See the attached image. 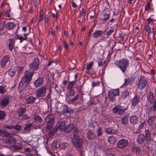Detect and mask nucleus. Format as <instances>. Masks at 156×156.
<instances>
[{
	"label": "nucleus",
	"instance_id": "obj_1",
	"mask_svg": "<svg viewBox=\"0 0 156 156\" xmlns=\"http://www.w3.org/2000/svg\"><path fill=\"white\" fill-rule=\"evenodd\" d=\"M115 65L117 66L123 73H125L128 67L129 62L126 58H123L116 61L115 62Z\"/></svg>",
	"mask_w": 156,
	"mask_h": 156
},
{
	"label": "nucleus",
	"instance_id": "obj_2",
	"mask_svg": "<svg viewBox=\"0 0 156 156\" xmlns=\"http://www.w3.org/2000/svg\"><path fill=\"white\" fill-rule=\"evenodd\" d=\"M55 115L53 114L48 115L44 119L45 122L47 123V130H51L52 129L55 123Z\"/></svg>",
	"mask_w": 156,
	"mask_h": 156
},
{
	"label": "nucleus",
	"instance_id": "obj_3",
	"mask_svg": "<svg viewBox=\"0 0 156 156\" xmlns=\"http://www.w3.org/2000/svg\"><path fill=\"white\" fill-rule=\"evenodd\" d=\"M34 73V72L31 71L30 70L26 71L24 73V76L21 79L22 83H28L30 82L31 80Z\"/></svg>",
	"mask_w": 156,
	"mask_h": 156
},
{
	"label": "nucleus",
	"instance_id": "obj_4",
	"mask_svg": "<svg viewBox=\"0 0 156 156\" xmlns=\"http://www.w3.org/2000/svg\"><path fill=\"white\" fill-rule=\"evenodd\" d=\"M72 141L75 148H80L82 146V140L79 136L74 135L72 138Z\"/></svg>",
	"mask_w": 156,
	"mask_h": 156
},
{
	"label": "nucleus",
	"instance_id": "obj_5",
	"mask_svg": "<svg viewBox=\"0 0 156 156\" xmlns=\"http://www.w3.org/2000/svg\"><path fill=\"white\" fill-rule=\"evenodd\" d=\"M119 95V91L118 90H110L108 92V98L109 101L113 102L115 99V96Z\"/></svg>",
	"mask_w": 156,
	"mask_h": 156
},
{
	"label": "nucleus",
	"instance_id": "obj_6",
	"mask_svg": "<svg viewBox=\"0 0 156 156\" xmlns=\"http://www.w3.org/2000/svg\"><path fill=\"white\" fill-rule=\"evenodd\" d=\"M147 80L145 77L142 76L137 83V87L140 90H143L146 86Z\"/></svg>",
	"mask_w": 156,
	"mask_h": 156
},
{
	"label": "nucleus",
	"instance_id": "obj_7",
	"mask_svg": "<svg viewBox=\"0 0 156 156\" xmlns=\"http://www.w3.org/2000/svg\"><path fill=\"white\" fill-rule=\"evenodd\" d=\"M46 88L45 86H43L41 87L36 91V96L38 97L45 96L46 95Z\"/></svg>",
	"mask_w": 156,
	"mask_h": 156
},
{
	"label": "nucleus",
	"instance_id": "obj_8",
	"mask_svg": "<svg viewBox=\"0 0 156 156\" xmlns=\"http://www.w3.org/2000/svg\"><path fill=\"white\" fill-rule=\"evenodd\" d=\"M39 63V59L37 58H35L34 59L33 63L30 65V69L31 70V71H33L34 70H37L38 68Z\"/></svg>",
	"mask_w": 156,
	"mask_h": 156
},
{
	"label": "nucleus",
	"instance_id": "obj_9",
	"mask_svg": "<svg viewBox=\"0 0 156 156\" xmlns=\"http://www.w3.org/2000/svg\"><path fill=\"white\" fill-rule=\"evenodd\" d=\"M126 108L121 106H117L114 107L112 110L113 112L114 113H118L119 115H122L124 114Z\"/></svg>",
	"mask_w": 156,
	"mask_h": 156
},
{
	"label": "nucleus",
	"instance_id": "obj_10",
	"mask_svg": "<svg viewBox=\"0 0 156 156\" xmlns=\"http://www.w3.org/2000/svg\"><path fill=\"white\" fill-rule=\"evenodd\" d=\"M128 141L125 139H122L119 140L117 144V147L119 149L125 148L128 145Z\"/></svg>",
	"mask_w": 156,
	"mask_h": 156
},
{
	"label": "nucleus",
	"instance_id": "obj_11",
	"mask_svg": "<svg viewBox=\"0 0 156 156\" xmlns=\"http://www.w3.org/2000/svg\"><path fill=\"white\" fill-rule=\"evenodd\" d=\"M9 57L8 55L3 56L0 60L1 66L4 67L6 66L7 63L9 61Z\"/></svg>",
	"mask_w": 156,
	"mask_h": 156
},
{
	"label": "nucleus",
	"instance_id": "obj_12",
	"mask_svg": "<svg viewBox=\"0 0 156 156\" xmlns=\"http://www.w3.org/2000/svg\"><path fill=\"white\" fill-rule=\"evenodd\" d=\"M110 15L106 13L100 14L98 17L100 21H106L110 18Z\"/></svg>",
	"mask_w": 156,
	"mask_h": 156
},
{
	"label": "nucleus",
	"instance_id": "obj_13",
	"mask_svg": "<svg viewBox=\"0 0 156 156\" xmlns=\"http://www.w3.org/2000/svg\"><path fill=\"white\" fill-rule=\"evenodd\" d=\"M44 79L42 77L38 78L34 82L35 87H37L41 86L44 83Z\"/></svg>",
	"mask_w": 156,
	"mask_h": 156
},
{
	"label": "nucleus",
	"instance_id": "obj_14",
	"mask_svg": "<svg viewBox=\"0 0 156 156\" xmlns=\"http://www.w3.org/2000/svg\"><path fill=\"white\" fill-rule=\"evenodd\" d=\"M146 140V137L144 134L140 133L138 136L136 141L139 144H142Z\"/></svg>",
	"mask_w": 156,
	"mask_h": 156
},
{
	"label": "nucleus",
	"instance_id": "obj_15",
	"mask_svg": "<svg viewBox=\"0 0 156 156\" xmlns=\"http://www.w3.org/2000/svg\"><path fill=\"white\" fill-rule=\"evenodd\" d=\"M68 91V94L66 95V99L67 101L70 100V97H73L75 94V92L73 89L67 90Z\"/></svg>",
	"mask_w": 156,
	"mask_h": 156
},
{
	"label": "nucleus",
	"instance_id": "obj_16",
	"mask_svg": "<svg viewBox=\"0 0 156 156\" xmlns=\"http://www.w3.org/2000/svg\"><path fill=\"white\" fill-rule=\"evenodd\" d=\"M61 142L59 140L55 141L53 142L52 145V148L55 150H57L58 149H60V145Z\"/></svg>",
	"mask_w": 156,
	"mask_h": 156
},
{
	"label": "nucleus",
	"instance_id": "obj_17",
	"mask_svg": "<svg viewBox=\"0 0 156 156\" xmlns=\"http://www.w3.org/2000/svg\"><path fill=\"white\" fill-rule=\"evenodd\" d=\"M6 141V143L11 147L13 146L16 142V141L14 138L12 137L7 138Z\"/></svg>",
	"mask_w": 156,
	"mask_h": 156
},
{
	"label": "nucleus",
	"instance_id": "obj_18",
	"mask_svg": "<svg viewBox=\"0 0 156 156\" xmlns=\"http://www.w3.org/2000/svg\"><path fill=\"white\" fill-rule=\"evenodd\" d=\"M9 101V97L7 96H5L2 98L0 104L3 106H5L8 104Z\"/></svg>",
	"mask_w": 156,
	"mask_h": 156
},
{
	"label": "nucleus",
	"instance_id": "obj_19",
	"mask_svg": "<svg viewBox=\"0 0 156 156\" xmlns=\"http://www.w3.org/2000/svg\"><path fill=\"white\" fill-rule=\"evenodd\" d=\"M129 120L130 123L132 125L137 124L138 122V117L136 115L131 116Z\"/></svg>",
	"mask_w": 156,
	"mask_h": 156
},
{
	"label": "nucleus",
	"instance_id": "obj_20",
	"mask_svg": "<svg viewBox=\"0 0 156 156\" xmlns=\"http://www.w3.org/2000/svg\"><path fill=\"white\" fill-rule=\"evenodd\" d=\"M65 123L64 122H60L58 123L57 125V127H56V130L57 131L58 130L63 131L65 129Z\"/></svg>",
	"mask_w": 156,
	"mask_h": 156
},
{
	"label": "nucleus",
	"instance_id": "obj_21",
	"mask_svg": "<svg viewBox=\"0 0 156 156\" xmlns=\"http://www.w3.org/2000/svg\"><path fill=\"white\" fill-rule=\"evenodd\" d=\"M103 33L102 30H97L92 34V35L94 38H97L100 36H102Z\"/></svg>",
	"mask_w": 156,
	"mask_h": 156
},
{
	"label": "nucleus",
	"instance_id": "obj_22",
	"mask_svg": "<svg viewBox=\"0 0 156 156\" xmlns=\"http://www.w3.org/2000/svg\"><path fill=\"white\" fill-rule=\"evenodd\" d=\"M140 98L138 95H136L131 101V105L132 106H135L137 105L139 102Z\"/></svg>",
	"mask_w": 156,
	"mask_h": 156
},
{
	"label": "nucleus",
	"instance_id": "obj_23",
	"mask_svg": "<svg viewBox=\"0 0 156 156\" xmlns=\"http://www.w3.org/2000/svg\"><path fill=\"white\" fill-rule=\"evenodd\" d=\"M134 79L131 80L130 79H125V82L121 86V87H125L129 84H131L134 82Z\"/></svg>",
	"mask_w": 156,
	"mask_h": 156
},
{
	"label": "nucleus",
	"instance_id": "obj_24",
	"mask_svg": "<svg viewBox=\"0 0 156 156\" xmlns=\"http://www.w3.org/2000/svg\"><path fill=\"white\" fill-rule=\"evenodd\" d=\"M147 99L149 102L151 103H153L154 100V93L151 91L150 92L149 94L147 95Z\"/></svg>",
	"mask_w": 156,
	"mask_h": 156
},
{
	"label": "nucleus",
	"instance_id": "obj_25",
	"mask_svg": "<svg viewBox=\"0 0 156 156\" xmlns=\"http://www.w3.org/2000/svg\"><path fill=\"white\" fill-rule=\"evenodd\" d=\"M95 137L94 133L92 131H88L87 133V137L89 140H93L95 138Z\"/></svg>",
	"mask_w": 156,
	"mask_h": 156
},
{
	"label": "nucleus",
	"instance_id": "obj_26",
	"mask_svg": "<svg viewBox=\"0 0 156 156\" xmlns=\"http://www.w3.org/2000/svg\"><path fill=\"white\" fill-rule=\"evenodd\" d=\"M74 127V126L73 124H70L67 126L64 129V131L66 133H70Z\"/></svg>",
	"mask_w": 156,
	"mask_h": 156
},
{
	"label": "nucleus",
	"instance_id": "obj_27",
	"mask_svg": "<svg viewBox=\"0 0 156 156\" xmlns=\"http://www.w3.org/2000/svg\"><path fill=\"white\" fill-rule=\"evenodd\" d=\"M155 121V117L154 116H151L148 120V122L149 125L152 126L154 124Z\"/></svg>",
	"mask_w": 156,
	"mask_h": 156
},
{
	"label": "nucleus",
	"instance_id": "obj_28",
	"mask_svg": "<svg viewBox=\"0 0 156 156\" xmlns=\"http://www.w3.org/2000/svg\"><path fill=\"white\" fill-rule=\"evenodd\" d=\"M36 99V98L35 97L33 96H30L27 98L26 101L27 103L30 104L33 103Z\"/></svg>",
	"mask_w": 156,
	"mask_h": 156
},
{
	"label": "nucleus",
	"instance_id": "obj_29",
	"mask_svg": "<svg viewBox=\"0 0 156 156\" xmlns=\"http://www.w3.org/2000/svg\"><path fill=\"white\" fill-rule=\"evenodd\" d=\"M105 132L110 134H115L117 133V131L111 128H108L106 129Z\"/></svg>",
	"mask_w": 156,
	"mask_h": 156
},
{
	"label": "nucleus",
	"instance_id": "obj_30",
	"mask_svg": "<svg viewBox=\"0 0 156 156\" xmlns=\"http://www.w3.org/2000/svg\"><path fill=\"white\" fill-rule=\"evenodd\" d=\"M26 109L25 108H20L17 110V113L19 117L22 115L23 114L26 112Z\"/></svg>",
	"mask_w": 156,
	"mask_h": 156
},
{
	"label": "nucleus",
	"instance_id": "obj_31",
	"mask_svg": "<svg viewBox=\"0 0 156 156\" xmlns=\"http://www.w3.org/2000/svg\"><path fill=\"white\" fill-rule=\"evenodd\" d=\"M15 25L13 22H8L6 24V28L8 30H11L14 27Z\"/></svg>",
	"mask_w": 156,
	"mask_h": 156
},
{
	"label": "nucleus",
	"instance_id": "obj_32",
	"mask_svg": "<svg viewBox=\"0 0 156 156\" xmlns=\"http://www.w3.org/2000/svg\"><path fill=\"white\" fill-rule=\"evenodd\" d=\"M15 41L13 39H10L9 40V50L11 51L13 48Z\"/></svg>",
	"mask_w": 156,
	"mask_h": 156
},
{
	"label": "nucleus",
	"instance_id": "obj_33",
	"mask_svg": "<svg viewBox=\"0 0 156 156\" xmlns=\"http://www.w3.org/2000/svg\"><path fill=\"white\" fill-rule=\"evenodd\" d=\"M146 123V122L145 121H144L140 123V124L139 125L137 128V133H140L144 129V126L145 125Z\"/></svg>",
	"mask_w": 156,
	"mask_h": 156
},
{
	"label": "nucleus",
	"instance_id": "obj_34",
	"mask_svg": "<svg viewBox=\"0 0 156 156\" xmlns=\"http://www.w3.org/2000/svg\"><path fill=\"white\" fill-rule=\"evenodd\" d=\"M108 140L110 144H112L114 143L116 141V139L113 136H111L108 137Z\"/></svg>",
	"mask_w": 156,
	"mask_h": 156
},
{
	"label": "nucleus",
	"instance_id": "obj_35",
	"mask_svg": "<svg viewBox=\"0 0 156 156\" xmlns=\"http://www.w3.org/2000/svg\"><path fill=\"white\" fill-rule=\"evenodd\" d=\"M75 82V81L69 82L67 87V90L73 89L72 88L74 85Z\"/></svg>",
	"mask_w": 156,
	"mask_h": 156
},
{
	"label": "nucleus",
	"instance_id": "obj_36",
	"mask_svg": "<svg viewBox=\"0 0 156 156\" xmlns=\"http://www.w3.org/2000/svg\"><path fill=\"white\" fill-rule=\"evenodd\" d=\"M122 123L125 125L126 124L128 121V116L127 115H125L122 119Z\"/></svg>",
	"mask_w": 156,
	"mask_h": 156
},
{
	"label": "nucleus",
	"instance_id": "obj_37",
	"mask_svg": "<svg viewBox=\"0 0 156 156\" xmlns=\"http://www.w3.org/2000/svg\"><path fill=\"white\" fill-rule=\"evenodd\" d=\"M6 114L4 111L0 110V120H4L6 117Z\"/></svg>",
	"mask_w": 156,
	"mask_h": 156
},
{
	"label": "nucleus",
	"instance_id": "obj_38",
	"mask_svg": "<svg viewBox=\"0 0 156 156\" xmlns=\"http://www.w3.org/2000/svg\"><path fill=\"white\" fill-rule=\"evenodd\" d=\"M6 91V89L5 88V86L4 84H2L0 86V93L3 94Z\"/></svg>",
	"mask_w": 156,
	"mask_h": 156
},
{
	"label": "nucleus",
	"instance_id": "obj_39",
	"mask_svg": "<svg viewBox=\"0 0 156 156\" xmlns=\"http://www.w3.org/2000/svg\"><path fill=\"white\" fill-rule=\"evenodd\" d=\"M68 146L69 144L67 143H61V144L60 145V149H62L65 150L67 148V147H68Z\"/></svg>",
	"mask_w": 156,
	"mask_h": 156
},
{
	"label": "nucleus",
	"instance_id": "obj_40",
	"mask_svg": "<svg viewBox=\"0 0 156 156\" xmlns=\"http://www.w3.org/2000/svg\"><path fill=\"white\" fill-rule=\"evenodd\" d=\"M79 98V95L77 94L76 95L70 100V102L72 103H73L78 100Z\"/></svg>",
	"mask_w": 156,
	"mask_h": 156
},
{
	"label": "nucleus",
	"instance_id": "obj_41",
	"mask_svg": "<svg viewBox=\"0 0 156 156\" xmlns=\"http://www.w3.org/2000/svg\"><path fill=\"white\" fill-rule=\"evenodd\" d=\"M108 47L112 46V47H114L115 44V41L112 39H110L108 41Z\"/></svg>",
	"mask_w": 156,
	"mask_h": 156
},
{
	"label": "nucleus",
	"instance_id": "obj_42",
	"mask_svg": "<svg viewBox=\"0 0 156 156\" xmlns=\"http://www.w3.org/2000/svg\"><path fill=\"white\" fill-rule=\"evenodd\" d=\"M34 118L35 121L37 122H41L42 120V119L39 115H34Z\"/></svg>",
	"mask_w": 156,
	"mask_h": 156
},
{
	"label": "nucleus",
	"instance_id": "obj_43",
	"mask_svg": "<svg viewBox=\"0 0 156 156\" xmlns=\"http://www.w3.org/2000/svg\"><path fill=\"white\" fill-rule=\"evenodd\" d=\"M147 25L150 26V25L153 27L154 26L153 20L152 19L150 18L147 19Z\"/></svg>",
	"mask_w": 156,
	"mask_h": 156
},
{
	"label": "nucleus",
	"instance_id": "obj_44",
	"mask_svg": "<svg viewBox=\"0 0 156 156\" xmlns=\"http://www.w3.org/2000/svg\"><path fill=\"white\" fill-rule=\"evenodd\" d=\"M145 135L146 138L150 139L151 138V135L149 130L147 129L145 131Z\"/></svg>",
	"mask_w": 156,
	"mask_h": 156
},
{
	"label": "nucleus",
	"instance_id": "obj_45",
	"mask_svg": "<svg viewBox=\"0 0 156 156\" xmlns=\"http://www.w3.org/2000/svg\"><path fill=\"white\" fill-rule=\"evenodd\" d=\"M129 92L127 90H126L123 92L122 97L125 98L129 95Z\"/></svg>",
	"mask_w": 156,
	"mask_h": 156
},
{
	"label": "nucleus",
	"instance_id": "obj_46",
	"mask_svg": "<svg viewBox=\"0 0 156 156\" xmlns=\"http://www.w3.org/2000/svg\"><path fill=\"white\" fill-rule=\"evenodd\" d=\"M43 12L42 11H41L40 12L39 19L38 20V22H39L43 20Z\"/></svg>",
	"mask_w": 156,
	"mask_h": 156
},
{
	"label": "nucleus",
	"instance_id": "obj_47",
	"mask_svg": "<svg viewBox=\"0 0 156 156\" xmlns=\"http://www.w3.org/2000/svg\"><path fill=\"white\" fill-rule=\"evenodd\" d=\"M32 126V124H28L24 127V130L26 131H29Z\"/></svg>",
	"mask_w": 156,
	"mask_h": 156
},
{
	"label": "nucleus",
	"instance_id": "obj_48",
	"mask_svg": "<svg viewBox=\"0 0 156 156\" xmlns=\"http://www.w3.org/2000/svg\"><path fill=\"white\" fill-rule=\"evenodd\" d=\"M17 39H19L20 40V43H21L23 41L26 40L25 37H21L20 35H17Z\"/></svg>",
	"mask_w": 156,
	"mask_h": 156
},
{
	"label": "nucleus",
	"instance_id": "obj_49",
	"mask_svg": "<svg viewBox=\"0 0 156 156\" xmlns=\"http://www.w3.org/2000/svg\"><path fill=\"white\" fill-rule=\"evenodd\" d=\"M8 73L9 76L11 77L13 76L15 74V72L12 70H9Z\"/></svg>",
	"mask_w": 156,
	"mask_h": 156
},
{
	"label": "nucleus",
	"instance_id": "obj_50",
	"mask_svg": "<svg viewBox=\"0 0 156 156\" xmlns=\"http://www.w3.org/2000/svg\"><path fill=\"white\" fill-rule=\"evenodd\" d=\"M56 131H57L56 129H53L51 131L49 132V136L50 137L52 136Z\"/></svg>",
	"mask_w": 156,
	"mask_h": 156
},
{
	"label": "nucleus",
	"instance_id": "obj_51",
	"mask_svg": "<svg viewBox=\"0 0 156 156\" xmlns=\"http://www.w3.org/2000/svg\"><path fill=\"white\" fill-rule=\"evenodd\" d=\"M4 127L5 128L8 129H11L14 128V125H4Z\"/></svg>",
	"mask_w": 156,
	"mask_h": 156
},
{
	"label": "nucleus",
	"instance_id": "obj_52",
	"mask_svg": "<svg viewBox=\"0 0 156 156\" xmlns=\"http://www.w3.org/2000/svg\"><path fill=\"white\" fill-rule=\"evenodd\" d=\"M145 29L146 31L148 33V34H149L151 33V28L150 26L147 25L145 27Z\"/></svg>",
	"mask_w": 156,
	"mask_h": 156
},
{
	"label": "nucleus",
	"instance_id": "obj_53",
	"mask_svg": "<svg viewBox=\"0 0 156 156\" xmlns=\"http://www.w3.org/2000/svg\"><path fill=\"white\" fill-rule=\"evenodd\" d=\"M62 112L63 113H66L68 112L67 107L66 106H64L62 107Z\"/></svg>",
	"mask_w": 156,
	"mask_h": 156
},
{
	"label": "nucleus",
	"instance_id": "obj_54",
	"mask_svg": "<svg viewBox=\"0 0 156 156\" xmlns=\"http://www.w3.org/2000/svg\"><path fill=\"white\" fill-rule=\"evenodd\" d=\"M14 148L16 150H21L22 149V146L21 145H14Z\"/></svg>",
	"mask_w": 156,
	"mask_h": 156
},
{
	"label": "nucleus",
	"instance_id": "obj_55",
	"mask_svg": "<svg viewBox=\"0 0 156 156\" xmlns=\"http://www.w3.org/2000/svg\"><path fill=\"white\" fill-rule=\"evenodd\" d=\"M93 64V62H91L89 63H87V66L86 69L89 70Z\"/></svg>",
	"mask_w": 156,
	"mask_h": 156
},
{
	"label": "nucleus",
	"instance_id": "obj_56",
	"mask_svg": "<svg viewBox=\"0 0 156 156\" xmlns=\"http://www.w3.org/2000/svg\"><path fill=\"white\" fill-rule=\"evenodd\" d=\"M102 134V129L101 127H98V130L97 135L98 136H101Z\"/></svg>",
	"mask_w": 156,
	"mask_h": 156
},
{
	"label": "nucleus",
	"instance_id": "obj_57",
	"mask_svg": "<svg viewBox=\"0 0 156 156\" xmlns=\"http://www.w3.org/2000/svg\"><path fill=\"white\" fill-rule=\"evenodd\" d=\"M100 82L98 81L93 82H92V86L93 87H95L98 86L99 85Z\"/></svg>",
	"mask_w": 156,
	"mask_h": 156
},
{
	"label": "nucleus",
	"instance_id": "obj_58",
	"mask_svg": "<svg viewBox=\"0 0 156 156\" xmlns=\"http://www.w3.org/2000/svg\"><path fill=\"white\" fill-rule=\"evenodd\" d=\"M114 31V30L113 29H111L106 33V34L107 35V36H109L111 35Z\"/></svg>",
	"mask_w": 156,
	"mask_h": 156
},
{
	"label": "nucleus",
	"instance_id": "obj_59",
	"mask_svg": "<svg viewBox=\"0 0 156 156\" xmlns=\"http://www.w3.org/2000/svg\"><path fill=\"white\" fill-rule=\"evenodd\" d=\"M23 83H22V82H20L19 83V87H18V90L20 92H21L23 90V87L21 86V84H23Z\"/></svg>",
	"mask_w": 156,
	"mask_h": 156
},
{
	"label": "nucleus",
	"instance_id": "obj_60",
	"mask_svg": "<svg viewBox=\"0 0 156 156\" xmlns=\"http://www.w3.org/2000/svg\"><path fill=\"white\" fill-rule=\"evenodd\" d=\"M106 60L104 61H101V62H98V65L99 66H104Z\"/></svg>",
	"mask_w": 156,
	"mask_h": 156
},
{
	"label": "nucleus",
	"instance_id": "obj_61",
	"mask_svg": "<svg viewBox=\"0 0 156 156\" xmlns=\"http://www.w3.org/2000/svg\"><path fill=\"white\" fill-rule=\"evenodd\" d=\"M21 128V126L20 125H16V126L14 125V129L17 131L20 130Z\"/></svg>",
	"mask_w": 156,
	"mask_h": 156
},
{
	"label": "nucleus",
	"instance_id": "obj_62",
	"mask_svg": "<svg viewBox=\"0 0 156 156\" xmlns=\"http://www.w3.org/2000/svg\"><path fill=\"white\" fill-rule=\"evenodd\" d=\"M150 7V3H147V5L145 6V10H148L149 9H151Z\"/></svg>",
	"mask_w": 156,
	"mask_h": 156
},
{
	"label": "nucleus",
	"instance_id": "obj_63",
	"mask_svg": "<svg viewBox=\"0 0 156 156\" xmlns=\"http://www.w3.org/2000/svg\"><path fill=\"white\" fill-rule=\"evenodd\" d=\"M63 44H64V47L67 50H68V45L65 41H63Z\"/></svg>",
	"mask_w": 156,
	"mask_h": 156
},
{
	"label": "nucleus",
	"instance_id": "obj_64",
	"mask_svg": "<svg viewBox=\"0 0 156 156\" xmlns=\"http://www.w3.org/2000/svg\"><path fill=\"white\" fill-rule=\"evenodd\" d=\"M22 116V119L23 120L27 119L28 118V116L26 115H23Z\"/></svg>",
	"mask_w": 156,
	"mask_h": 156
}]
</instances>
